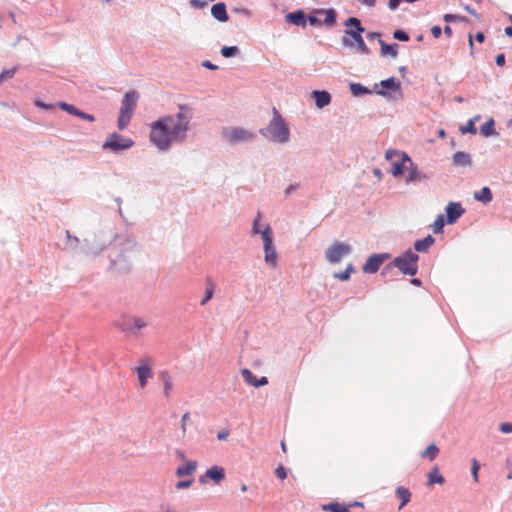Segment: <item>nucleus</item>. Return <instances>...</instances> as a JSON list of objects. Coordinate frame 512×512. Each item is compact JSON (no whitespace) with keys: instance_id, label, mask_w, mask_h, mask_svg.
Masks as SVG:
<instances>
[{"instance_id":"1","label":"nucleus","mask_w":512,"mask_h":512,"mask_svg":"<svg viewBox=\"0 0 512 512\" xmlns=\"http://www.w3.org/2000/svg\"><path fill=\"white\" fill-rule=\"evenodd\" d=\"M190 108L178 106L175 116H164L151 124L150 141L160 150L185 139L191 120Z\"/></svg>"},{"instance_id":"2","label":"nucleus","mask_w":512,"mask_h":512,"mask_svg":"<svg viewBox=\"0 0 512 512\" xmlns=\"http://www.w3.org/2000/svg\"><path fill=\"white\" fill-rule=\"evenodd\" d=\"M345 26L348 28L353 27L354 29H347L344 31V36L342 38L343 44L350 48H356L357 52L361 54H369L370 50L361 36V33L364 32V28L362 27L360 20L355 17H351L345 21Z\"/></svg>"},{"instance_id":"3","label":"nucleus","mask_w":512,"mask_h":512,"mask_svg":"<svg viewBox=\"0 0 512 512\" xmlns=\"http://www.w3.org/2000/svg\"><path fill=\"white\" fill-rule=\"evenodd\" d=\"M138 99L139 93L135 90H131L125 93L121 101V108L117 122L119 130H124L129 125L130 120L135 112Z\"/></svg>"},{"instance_id":"4","label":"nucleus","mask_w":512,"mask_h":512,"mask_svg":"<svg viewBox=\"0 0 512 512\" xmlns=\"http://www.w3.org/2000/svg\"><path fill=\"white\" fill-rule=\"evenodd\" d=\"M267 132L268 138L272 141L285 143L289 140V128L275 108L273 109V119L267 127Z\"/></svg>"},{"instance_id":"5","label":"nucleus","mask_w":512,"mask_h":512,"mask_svg":"<svg viewBox=\"0 0 512 512\" xmlns=\"http://www.w3.org/2000/svg\"><path fill=\"white\" fill-rule=\"evenodd\" d=\"M261 238L263 240V248H264V261L267 265L272 268L277 266V252L273 245V232L269 225L263 229L261 233Z\"/></svg>"},{"instance_id":"6","label":"nucleus","mask_w":512,"mask_h":512,"mask_svg":"<svg viewBox=\"0 0 512 512\" xmlns=\"http://www.w3.org/2000/svg\"><path fill=\"white\" fill-rule=\"evenodd\" d=\"M417 262L418 255L409 250L402 256L396 257L393 260V265L403 274L414 276L418 270Z\"/></svg>"},{"instance_id":"7","label":"nucleus","mask_w":512,"mask_h":512,"mask_svg":"<svg viewBox=\"0 0 512 512\" xmlns=\"http://www.w3.org/2000/svg\"><path fill=\"white\" fill-rule=\"evenodd\" d=\"M351 252V246L340 241L333 242L325 252L326 259L331 264L338 263Z\"/></svg>"},{"instance_id":"8","label":"nucleus","mask_w":512,"mask_h":512,"mask_svg":"<svg viewBox=\"0 0 512 512\" xmlns=\"http://www.w3.org/2000/svg\"><path fill=\"white\" fill-rule=\"evenodd\" d=\"M307 20L312 26H333L336 22V12L334 9H320L315 11L314 15L308 16Z\"/></svg>"},{"instance_id":"9","label":"nucleus","mask_w":512,"mask_h":512,"mask_svg":"<svg viewBox=\"0 0 512 512\" xmlns=\"http://www.w3.org/2000/svg\"><path fill=\"white\" fill-rule=\"evenodd\" d=\"M134 142L129 138H124L116 133L109 135L105 143L103 144L104 150L119 151L132 147Z\"/></svg>"},{"instance_id":"10","label":"nucleus","mask_w":512,"mask_h":512,"mask_svg":"<svg viewBox=\"0 0 512 512\" xmlns=\"http://www.w3.org/2000/svg\"><path fill=\"white\" fill-rule=\"evenodd\" d=\"M140 365L134 368L138 376L139 386L140 388H145L149 379L153 377V372L151 369V360L148 357L141 358L139 360Z\"/></svg>"},{"instance_id":"11","label":"nucleus","mask_w":512,"mask_h":512,"mask_svg":"<svg viewBox=\"0 0 512 512\" xmlns=\"http://www.w3.org/2000/svg\"><path fill=\"white\" fill-rule=\"evenodd\" d=\"M224 137L230 142V143H237V142H243L253 139V134L248 132L247 130L235 127L231 129H226L224 131Z\"/></svg>"},{"instance_id":"12","label":"nucleus","mask_w":512,"mask_h":512,"mask_svg":"<svg viewBox=\"0 0 512 512\" xmlns=\"http://www.w3.org/2000/svg\"><path fill=\"white\" fill-rule=\"evenodd\" d=\"M388 254H373L370 256L366 263L363 266V271L365 273H376L383 262L388 259Z\"/></svg>"},{"instance_id":"13","label":"nucleus","mask_w":512,"mask_h":512,"mask_svg":"<svg viewBox=\"0 0 512 512\" xmlns=\"http://www.w3.org/2000/svg\"><path fill=\"white\" fill-rule=\"evenodd\" d=\"M394 156L398 157L399 160L393 162L392 174H393V176H400L406 170V167H407L406 163H408V162L403 160V154H400L395 150H388L386 152L387 159H392Z\"/></svg>"},{"instance_id":"14","label":"nucleus","mask_w":512,"mask_h":512,"mask_svg":"<svg viewBox=\"0 0 512 512\" xmlns=\"http://www.w3.org/2000/svg\"><path fill=\"white\" fill-rule=\"evenodd\" d=\"M464 213L460 203L450 202L446 207L447 222L449 224L455 223Z\"/></svg>"},{"instance_id":"15","label":"nucleus","mask_w":512,"mask_h":512,"mask_svg":"<svg viewBox=\"0 0 512 512\" xmlns=\"http://www.w3.org/2000/svg\"><path fill=\"white\" fill-rule=\"evenodd\" d=\"M241 375L244 381L253 387H261L268 384V379L266 377L257 378L249 369L244 368L241 370Z\"/></svg>"},{"instance_id":"16","label":"nucleus","mask_w":512,"mask_h":512,"mask_svg":"<svg viewBox=\"0 0 512 512\" xmlns=\"http://www.w3.org/2000/svg\"><path fill=\"white\" fill-rule=\"evenodd\" d=\"M379 85L381 86V90H378L377 93L383 96L389 95L390 91L400 89V81L394 77L381 81Z\"/></svg>"},{"instance_id":"17","label":"nucleus","mask_w":512,"mask_h":512,"mask_svg":"<svg viewBox=\"0 0 512 512\" xmlns=\"http://www.w3.org/2000/svg\"><path fill=\"white\" fill-rule=\"evenodd\" d=\"M403 160L408 162V166L406 167L407 175H406V182H415L421 179V175L417 169V167L414 165L410 157H408L406 154L403 153Z\"/></svg>"},{"instance_id":"18","label":"nucleus","mask_w":512,"mask_h":512,"mask_svg":"<svg viewBox=\"0 0 512 512\" xmlns=\"http://www.w3.org/2000/svg\"><path fill=\"white\" fill-rule=\"evenodd\" d=\"M452 162L455 166L469 167L472 164V159L468 153L459 151L453 155Z\"/></svg>"},{"instance_id":"19","label":"nucleus","mask_w":512,"mask_h":512,"mask_svg":"<svg viewBox=\"0 0 512 512\" xmlns=\"http://www.w3.org/2000/svg\"><path fill=\"white\" fill-rule=\"evenodd\" d=\"M196 468L197 463L195 461L185 460L184 463L177 468L176 475L178 477L191 475L195 472Z\"/></svg>"},{"instance_id":"20","label":"nucleus","mask_w":512,"mask_h":512,"mask_svg":"<svg viewBox=\"0 0 512 512\" xmlns=\"http://www.w3.org/2000/svg\"><path fill=\"white\" fill-rule=\"evenodd\" d=\"M211 13L214 18L221 22H226L229 19L224 3H217L213 5L211 8Z\"/></svg>"},{"instance_id":"21","label":"nucleus","mask_w":512,"mask_h":512,"mask_svg":"<svg viewBox=\"0 0 512 512\" xmlns=\"http://www.w3.org/2000/svg\"><path fill=\"white\" fill-rule=\"evenodd\" d=\"M312 96L315 99L316 106L318 108H323L331 102V96L326 91H314Z\"/></svg>"},{"instance_id":"22","label":"nucleus","mask_w":512,"mask_h":512,"mask_svg":"<svg viewBox=\"0 0 512 512\" xmlns=\"http://www.w3.org/2000/svg\"><path fill=\"white\" fill-rule=\"evenodd\" d=\"M205 475L216 483H219L225 478V470L219 466H212L206 471Z\"/></svg>"},{"instance_id":"23","label":"nucleus","mask_w":512,"mask_h":512,"mask_svg":"<svg viewBox=\"0 0 512 512\" xmlns=\"http://www.w3.org/2000/svg\"><path fill=\"white\" fill-rule=\"evenodd\" d=\"M395 494L401 500V503L398 507V509L401 510L406 504L410 502L411 493L407 488L399 486L396 488Z\"/></svg>"},{"instance_id":"24","label":"nucleus","mask_w":512,"mask_h":512,"mask_svg":"<svg viewBox=\"0 0 512 512\" xmlns=\"http://www.w3.org/2000/svg\"><path fill=\"white\" fill-rule=\"evenodd\" d=\"M287 19L290 23L297 26H305L308 21L303 11L298 10L287 15Z\"/></svg>"},{"instance_id":"25","label":"nucleus","mask_w":512,"mask_h":512,"mask_svg":"<svg viewBox=\"0 0 512 512\" xmlns=\"http://www.w3.org/2000/svg\"><path fill=\"white\" fill-rule=\"evenodd\" d=\"M434 242L435 239L431 235H428L424 239L417 240L414 244V248L418 252H426L434 244Z\"/></svg>"},{"instance_id":"26","label":"nucleus","mask_w":512,"mask_h":512,"mask_svg":"<svg viewBox=\"0 0 512 512\" xmlns=\"http://www.w3.org/2000/svg\"><path fill=\"white\" fill-rule=\"evenodd\" d=\"M379 44L381 47V56H391L392 58L397 56V44L389 45L386 44L382 39H379Z\"/></svg>"},{"instance_id":"27","label":"nucleus","mask_w":512,"mask_h":512,"mask_svg":"<svg viewBox=\"0 0 512 512\" xmlns=\"http://www.w3.org/2000/svg\"><path fill=\"white\" fill-rule=\"evenodd\" d=\"M492 192L489 187H483L480 191L474 193V198L482 203L492 201Z\"/></svg>"},{"instance_id":"28","label":"nucleus","mask_w":512,"mask_h":512,"mask_svg":"<svg viewBox=\"0 0 512 512\" xmlns=\"http://www.w3.org/2000/svg\"><path fill=\"white\" fill-rule=\"evenodd\" d=\"M480 132L485 137L494 135L496 133L494 119L490 118L484 124H482L480 127Z\"/></svg>"},{"instance_id":"29","label":"nucleus","mask_w":512,"mask_h":512,"mask_svg":"<svg viewBox=\"0 0 512 512\" xmlns=\"http://www.w3.org/2000/svg\"><path fill=\"white\" fill-rule=\"evenodd\" d=\"M443 484L444 478L440 474L439 469L437 467H434L429 473H428V485L433 484Z\"/></svg>"},{"instance_id":"30","label":"nucleus","mask_w":512,"mask_h":512,"mask_svg":"<svg viewBox=\"0 0 512 512\" xmlns=\"http://www.w3.org/2000/svg\"><path fill=\"white\" fill-rule=\"evenodd\" d=\"M438 453V447L435 444H431L421 453V457L432 461L437 457Z\"/></svg>"},{"instance_id":"31","label":"nucleus","mask_w":512,"mask_h":512,"mask_svg":"<svg viewBox=\"0 0 512 512\" xmlns=\"http://www.w3.org/2000/svg\"><path fill=\"white\" fill-rule=\"evenodd\" d=\"M479 119V116L474 119L469 120L466 125L460 127V131L462 134L470 133L475 135L477 133V128L475 127V121Z\"/></svg>"},{"instance_id":"32","label":"nucleus","mask_w":512,"mask_h":512,"mask_svg":"<svg viewBox=\"0 0 512 512\" xmlns=\"http://www.w3.org/2000/svg\"><path fill=\"white\" fill-rule=\"evenodd\" d=\"M353 272H354V267H353V265H352V264H349V265L346 267L345 271H343V272H338V273H334V274H333V277H334L335 279L340 280V281H347V280H349V279H350V276H351V274H352Z\"/></svg>"},{"instance_id":"33","label":"nucleus","mask_w":512,"mask_h":512,"mask_svg":"<svg viewBox=\"0 0 512 512\" xmlns=\"http://www.w3.org/2000/svg\"><path fill=\"white\" fill-rule=\"evenodd\" d=\"M322 510L330 512H350L348 508L341 506L337 502L322 505Z\"/></svg>"},{"instance_id":"34","label":"nucleus","mask_w":512,"mask_h":512,"mask_svg":"<svg viewBox=\"0 0 512 512\" xmlns=\"http://www.w3.org/2000/svg\"><path fill=\"white\" fill-rule=\"evenodd\" d=\"M444 216L442 214L438 215L433 224L431 225L432 230L435 234L441 233L444 227Z\"/></svg>"},{"instance_id":"35","label":"nucleus","mask_w":512,"mask_h":512,"mask_svg":"<svg viewBox=\"0 0 512 512\" xmlns=\"http://www.w3.org/2000/svg\"><path fill=\"white\" fill-rule=\"evenodd\" d=\"M161 377L163 379V384H164V395L166 397H168L170 395V392H171L172 386H173L172 380L167 373H163L161 375Z\"/></svg>"},{"instance_id":"36","label":"nucleus","mask_w":512,"mask_h":512,"mask_svg":"<svg viewBox=\"0 0 512 512\" xmlns=\"http://www.w3.org/2000/svg\"><path fill=\"white\" fill-rule=\"evenodd\" d=\"M239 49L237 46H224L221 49V55L225 58L232 57L238 53Z\"/></svg>"},{"instance_id":"37","label":"nucleus","mask_w":512,"mask_h":512,"mask_svg":"<svg viewBox=\"0 0 512 512\" xmlns=\"http://www.w3.org/2000/svg\"><path fill=\"white\" fill-rule=\"evenodd\" d=\"M58 106H59L62 110L66 111L67 113H69V114H71V115H74V116H77L78 111H79V109H78V108H76L74 105L68 104V103H66V102H59V103H58Z\"/></svg>"},{"instance_id":"38","label":"nucleus","mask_w":512,"mask_h":512,"mask_svg":"<svg viewBox=\"0 0 512 512\" xmlns=\"http://www.w3.org/2000/svg\"><path fill=\"white\" fill-rule=\"evenodd\" d=\"M16 71L17 67H14L12 69H4L0 74V83L13 78Z\"/></svg>"},{"instance_id":"39","label":"nucleus","mask_w":512,"mask_h":512,"mask_svg":"<svg viewBox=\"0 0 512 512\" xmlns=\"http://www.w3.org/2000/svg\"><path fill=\"white\" fill-rule=\"evenodd\" d=\"M132 325L134 328L140 330L148 325V322L144 318L135 317L132 319Z\"/></svg>"},{"instance_id":"40","label":"nucleus","mask_w":512,"mask_h":512,"mask_svg":"<svg viewBox=\"0 0 512 512\" xmlns=\"http://www.w3.org/2000/svg\"><path fill=\"white\" fill-rule=\"evenodd\" d=\"M260 221H261V214L260 212L257 213L252 226V233L253 234H261L263 230L260 229Z\"/></svg>"},{"instance_id":"41","label":"nucleus","mask_w":512,"mask_h":512,"mask_svg":"<svg viewBox=\"0 0 512 512\" xmlns=\"http://www.w3.org/2000/svg\"><path fill=\"white\" fill-rule=\"evenodd\" d=\"M393 37L396 39V40H399V41H408L409 40V36L408 34L403 31V30H396L394 33H393Z\"/></svg>"},{"instance_id":"42","label":"nucleus","mask_w":512,"mask_h":512,"mask_svg":"<svg viewBox=\"0 0 512 512\" xmlns=\"http://www.w3.org/2000/svg\"><path fill=\"white\" fill-rule=\"evenodd\" d=\"M189 419H190V413L189 412L184 413L182 418H181V430H182V434L183 435L186 434L187 424H188Z\"/></svg>"},{"instance_id":"43","label":"nucleus","mask_w":512,"mask_h":512,"mask_svg":"<svg viewBox=\"0 0 512 512\" xmlns=\"http://www.w3.org/2000/svg\"><path fill=\"white\" fill-rule=\"evenodd\" d=\"M444 20L446 22H453V21H463V20H466V18L463 16L454 15V14H445Z\"/></svg>"},{"instance_id":"44","label":"nucleus","mask_w":512,"mask_h":512,"mask_svg":"<svg viewBox=\"0 0 512 512\" xmlns=\"http://www.w3.org/2000/svg\"><path fill=\"white\" fill-rule=\"evenodd\" d=\"M275 474L280 480H284L287 477V470L284 466L280 465L276 468Z\"/></svg>"},{"instance_id":"45","label":"nucleus","mask_w":512,"mask_h":512,"mask_svg":"<svg viewBox=\"0 0 512 512\" xmlns=\"http://www.w3.org/2000/svg\"><path fill=\"white\" fill-rule=\"evenodd\" d=\"M213 293H214L213 287H208L206 289L204 298L201 300V305H205L208 301H210L213 297Z\"/></svg>"},{"instance_id":"46","label":"nucleus","mask_w":512,"mask_h":512,"mask_svg":"<svg viewBox=\"0 0 512 512\" xmlns=\"http://www.w3.org/2000/svg\"><path fill=\"white\" fill-rule=\"evenodd\" d=\"M479 464L477 462L476 459H473L472 460V475H473V479L474 481L477 483L478 482V471H479Z\"/></svg>"},{"instance_id":"47","label":"nucleus","mask_w":512,"mask_h":512,"mask_svg":"<svg viewBox=\"0 0 512 512\" xmlns=\"http://www.w3.org/2000/svg\"><path fill=\"white\" fill-rule=\"evenodd\" d=\"M76 117H79L83 120H86V121H89V122H94L95 121V117L91 114H88V113H85L83 111H78V114Z\"/></svg>"},{"instance_id":"48","label":"nucleus","mask_w":512,"mask_h":512,"mask_svg":"<svg viewBox=\"0 0 512 512\" xmlns=\"http://www.w3.org/2000/svg\"><path fill=\"white\" fill-rule=\"evenodd\" d=\"M351 90L354 94H359V93H363V92H367V89L362 87L360 84L358 83H355V84H351Z\"/></svg>"},{"instance_id":"49","label":"nucleus","mask_w":512,"mask_h":512,"mask_svg":"<svg viewBox=\"0 0 512 512\" xmlns=\"http://www.w3.org/2000/svg\"><path fill=\"white\" fill-rule=\"evenodd\" d=\"M502 433L508 434L512 432V423H502L499 427Z\"/></svg>"},{"instance_id":"50","label":"nucleus","mask_w":512,"mask_h":512,"mask_svg":"<svg viewBox=\"0 0 512 512\" xmlns=\"http://www.w3.org/2000/svg\"><path fill=\"white\" fill-rule=\"evenodd\" d=\"M192 480H187V481H179L177 484H176V489H184V488H188L191 486L192 484Z\"/></svg>"},{"instance_id":"51","label":"nucleus","mask_w":512,"mask_h":512,"mask_svg":"<svg viewBox=\"0 0 512 512\" xmlns=\"http://www.w3.org/2000/svg\"><path fill=\"white\" fill-rule=\"evenodd\" d=\"M495 62L498 66L503 67L505 65V55L504 54H498L496 56Z\"/></svg>"},{"instance_id":"52","label":"nucleus","mask_w":512,"mask_h":512,"mask_svg":"<svg viewBox=\"0 0 512 512\" xmlns=\"http://www.w3.org/2000/svg\"><path fill=\"white\" fill-rule=\"evenodd\" d=\"M35 105L37 107H39V108L46 109V110H49V109L53 108V106L51 104H46V103H44L43 101H40V100L35 101Z\"/></svg>"},{"instance_id":"53","label":"nucleus","mask_w":512,"mask_h":512,"mask_svg":"<svg viewBox=\"0 0 512 512\" xmlns=\"http://www.w3.org/2000/svg\"><path fill=\"white\" fill-rule=\"evenodd\" d=\"M431 33L434 38H439L441 36L442 30L439 26H434L431 29Z\"/></svg>"},{"instance_id":"54","label":"nucleus","mask_w":512,"mask_h":512,"mask_svg":"<svg viewBox=\"0 0 512 512\" xmlns=\"http://www.w3.org/2000/svg\"><path fill=\"white\" fill-rule=\"evenodd\" d=\"M401 0H389L388 6L391 10L397 9L399 6Z\"/></svg>"},{"instance_id":"55","label":"nucleus","mask_w":512,"mask_h":512,"mask_svg":"<svg viewBox=\"0 0 512 512\" xmlns=\"http://www.w3.org/2000/svg\"><path fill=\"white\" fill-rule=\"evenodd\" d=\"M228 435H229V433L227 431H222V432L218 433L217 438L219 440H226Z\"/></svg>"},{"instance_id":"56","label":"nucleus","mask_w":512,"mask_h":512,"mask_svg":"<svg viewBox=\"0 0 512 512\" xmlns=\"http://www.w3.org/2000/svg\"><path fill=\"white\" fill-rule=\"evenodd\" d=\"M475 39L476 41H478L479 43H482L484 42V39H485V36L482 32H478L475 36Z\"/></svg>"},{"instance_id":"57","label":"nucleus","mask_w":512,"mask_h":512,"mask_svg":"<svg viewBox=\"0 0 512 512\" xmlns=\"http://www.w3.org/2000/svg\"><path fill=\"white\" fill-rule=\"evenodd\" d=\"M376 0H361V3L368 6L373 7L375 5Z\"/></svg>"},{"instance_id":"58","label":"nucleus","mask_w":512,"mask_h":512,"mask_svg":"<svg viewBox=\"0 0 512 512\" xmlns=\"http://www.w3.org/2000/svg\"><path fill=\"white\" fill-rule=\"evenodd\" d=\"M203 66L211 70L216 69V66L213 65L210 61L203 62Z\"/></svg>"},{"instance_id":"59","label":"nucleus","mask_w":512,"mask_h":512,"mask_svg":"<svg viewBox=\"0 0 512 512\" xmlns=\"http://www.w3.org/2000/svg\"><path fill=\"white\" fill-rule=\"evenodd\" d=\"M444 33L448 36V37H451L452 36V28L450 26H445L444 28Z\"/></svg>"},{"instance_id":"60","label":"nucleus","mask_w":512,"mask_h":512,"mask_svg":"<svg viewBox=\"0 0 512 512\" xmlns=\"http://www.w3.org/2000/svg\"><path fill=\"white\" fill-rule=\"evenodd\" d=\"M505 34L509 37H512V27L511 26L505 28Z\"/></svg>"},{"instance_id":"61","label":"nucleus","mask_w":512,"mask_h":512,"mask_svg":"<svg viewBox=\"0 0 512 512\" xmlns=\"http://www.w3.org/2000/svg\"><path fill=\"white\" fill-rule=\"evenodd\" d=\"M438 136H439L440 138H442V139H443V138H445V137H446V133H445V131H444L443 129H440V130L438 131Z\"/></svg>"},{"instance_id":"62","label":"nucleus","mask_w":512,"mask_h":512,"mask_svg":"<svg viewBox=\"0 0 512 512\" xmlns=\"http://www.w3.org/2000/svg\"><path fill=\"white\" fill-rule=\"evenodd\" d=\"M411 283L413 285H416V286H420L421 285V281L419 279H416V278L412 279Z\"/></svg>"},{"instance_id":"63","label":"nucleus","mask_w":512,"mask_h":512,"mask_svg":"<svg viewBox=\"0 0 512 512\" xmlns=\"http://www.w3.org/2000/svg\"><path fill=\"white\" fill-rule=\"evenodd\" d=\"M468 40H469V46H470V48H471V49H473V45H474V44H473V37H472V35H471V34H469V36H468Z\"/></svg>"},{"instance_id":"64","label":"nucleus","mask_w":512,"mask_h":512,"mask_svg":"<svg viewBox=\"0 0 512 512\" xmlns=\"http://www.w3.org/2000/svg\"><path fill=\"white\" fill-rule=\"evenodd\" d=\"M368 37H369V38L380 37V34H378V33H370V34L368 35Z\"/></svg>"}]
</instances>
